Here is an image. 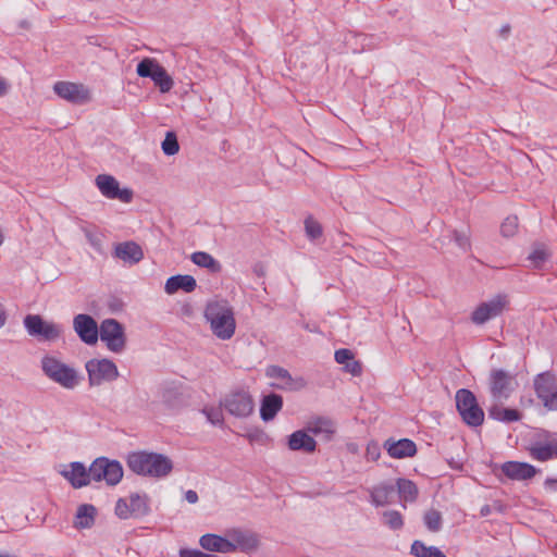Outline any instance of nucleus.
Listing matches in <instances>:
<instances>
[{
  "label": "nucleus",
  "instance_id": "f257e3e1",
  "mask_svg": "<svg viewBox=\"0 0 557 557\" xmlns=\"http://www.w3.org/2000/svg\"><path fill=\"white\" fill-rule=\"evenodd\" d=\"M127 467L138 475L164 478L173 470L172 460L157 453L133 451L127 456Z\"/></svg>",
  "mask_w": 557,
  "mask_h": 557
},
{
  "label": "nucleus",
  "instance_id": "f03ea898",
  "mask_svg": "<svg viewBox=\"0 0 557 557\" xmlns=\"http://www.w3.org/2000/svg\"><path fill=\"white\" fill-rule=\"evenodd\" d=\"M205 319L210 324V330L219 339H231L236 330V321L233 308L227 301H211L206 306Z\"/></svg>",
  "mask_w": 557,
  "mask_h": 557
},
{
  "label": "nucleus",
  "instance_id": "7ed1b4c3",
  "mask_svg": "<svg viewBox=\"0 0 557 557\" xmlns=\"http://www.w3.org/2000/svg\"><path fill=\"white\" fill-rule=\"evenodd\" d=\"M41 369L47 377L66 389H73L79 383L77 371L53 356L41 359Z\"/></svg>",
  "mask_w": 557,
  "mask_h": 557
},
{
  "label": "nucleus",
  "instance_id": "20e7f679",
  "mask_svg": "<svg viewBox=\"0 0 557 557\" xmlns=\"http://www.w3.org/2000/svg\"><path fill=\"white\" fill-rule=\"evenodd\" d=\"M23 324L29 336L44 342H54L63 332L61 324L47 321L39 314H27Z\"/></svg>",
  "mask_w": 557,
  "mask_h": 557
},
{
  "label": "nucleus",
  "instance_id": "39448f33",
  "mask_svg": "<svg viewBox=\"0 0 557 557\" xmlns=\"http://www.w3.org/2000/svg\"><path fill=\"white\" fill-rule=\"evenodd\" d=\"M456 407L463 422L471 426H479L484 421V412L478 405L474 394L466 388L456 393Z\"/></svg>",
  "mask_w": 557,
  "mask_h": 557
},
{
  "label": "nucleus",
  "instance_id": "423d86ee",
  "mask_svg": "<svg viewBox=\"0 0 557 557\" xmlns=\"http://www.w3.org/2000/svg\"><path fill=\"white\" fill-rule=\"evenodd\" d=\"M89 475L95 482L106 481L108 485H115L123 478V468L116 460L100 457L90 465Z\"/></svg>",
  "mask_w": 557,
  "mask_h": 557
},
{
  "label": "nucleus",
  "instance_id": "0eeeda50",
  "mask_svg": "<svg viewBox=\"0 0 557 557\" xmlns=\"http://www.w3.org/2000/svg\"><path fill=\"white\" fill-rule=\"evenodd\" d=\"M136 72L140 77L151 78L161 92H169L174 85L172 77L154 59L145 58L141 60L137 65Z\"/></svg>",
  "mask_w": 557,
  "mask_h": 557
},
{
  "label": "nucleus",
  "instance_id": "6e6552de",
  "mask_svg": "<svg viewBox=\"0 0 557 557\" xmlns=\"http://www.w3.org/2000/svg\"><path fill=\"white\" fill-rule=\"evenodd\" d=\"M509 306V297L506 294H498L491 299L480 304L471 314V321L476 325H482L491 319L497 318Z\"/></svg>",
  "mask_w": 557,
  "mask_h": 557
},
{
  "label": "nucleus",
  "instance_id": "1a4fd4ad",
  "mask_svg": "<svg viewBox=\"0 0 557 557\" xmlns=\"http://www.w3.org/2000/svg\"><path fill=\"white\" fill-rule=\"evenodd\" d=\"M90 386H100L104 382L115 381L120 373L116 364L109 359H91L86 363Z\"/></svg>",
  "mask_w": 557,
  "mask_h": 557
},
{
  "label": "nucleus",
  "instance_id": "9d476101",
  "mask_svg": "<svg viewBox=\"0 0 557 557\" xmlns=\"http://www.w3.org/2000/svg\"><path fill=\"white\" fill-rule=\"evenodd\" d=\"M99 337L107 348L113 352L120 354L125 349L126 337L124 327L115 319H106L101 322Z\"/></svg>",
  "mask_w": 557,
  "mask_h": 557
},
{
  "label": "nucleus",
  "instance_id": "9b49d317",
  "mask_svg": "<svg viewBox=\"0 0 557 557\" xmlns=\"http://www.w3.org/2000/svg\"><path fill=\"white\" fill-rule=\"evenodd\" d=\"M517 386L516 377L512 373L503 369H496L490 375V391L495 403L507 400Z\"/></svg>",
  "mask_w": 557,
  "mask_h": 557
},
{
  "label": "nucleus",
  "instance_id": "f8f14e48",
  "mask_svg": "<svg viewBox=\"0 0 557 557\" xmlns=\"http://www.w3.org/2000/svg\"><path fill=\"white\" fill-rule=\"evenodd\" d=\"M536 396L548 410H557V379L552 372H543L534 379Z\"/></svg>",
  "mask_w": 557,
  "mask_h": 557
},
{
  "label": "nucleus",
  "instance_id": "ddd939ff",
  "mask_svg": "<svg viewBox=\"0 0 557 557\" xmlns=\"http://www.w3.org/2000/svg\"><path fill=\"white\" fill-rule=\"evenodd\" d=\"M225 410L236 418H247L255 409V403L251 395L243 389L233 391L227 394L223 401Z\"/></svg>",
  "mask_w": 557,
  "mask_h": 557
},
{
  "label": "nucleus",
  "instance_id": "4468645a",
  "mask_svg": "<svg viewBox=\"0 0 557 557\" xmlns=\"http://www.w3.org/2000/svg\"><path fill=\"white\" fill-rule=\"evenodd\" d=\"M148 511V497L138 493L131 494L127 498H120L115 505V513L121 519L143 517Z\"/></svg>",
  "mask_w": 557,
  "mask_h": 557
},
{
  "label": "nucleus",
  "instance_id": "2eb2a0df",
  "mask_svg": "<svg viewBox=\"0 0 557 557\" xmlns=\"http://www.w3.org/2000/svg\"><path fill=\"white\" fill-rule=\"evenodd\" d=\"M53 91L58 97L73 104H84L91 100L89 88L81 83L60 81L53 85Z\"/></svg>",
  "mask_w": 557,
  "mask_h": 557
},
{
  "label": "nucleus",
  "instance_id": "dca6fc26",
  "mask_svg": "<svg viewBox=\"0 0 557 557\" xmlns=\"http://www.w3.org/2000/svg\"><path fill=\"white\" fill-rule=\"evenodd\" d=\"M95 183L101 195L108 199H119L125 203L133 199V191L129 188H120L119 182L112 175L99 174Z\"/></svg>",
  "mask_w": 557,
  "mask_h": 557
},
{
  "label": "nucleus",
  "instance_id": "f3484780",
  "mask_svg": "<svg viewBox=\"0 0 557 557\" xmlns=\"http://www.w3.org/2000/svg\"><path fill=\"white\" fill-rule=\"evenodd\" d=\"M73 329L81 338L87 345H95L99 338V329L96 320L85 313H79L73 319Z\"/></svg>",
  "mask_w": 557,
  "mask_h": 557
},
{
  "label": "nucleus",
  "instance_id": "a211bd4d",
  "mask_svg": "<svg viewBox=\"0 0 557 557\" xmlns=\"http://www.w3.org/2000/svg\"><path fill=\"white\" fill-rule=\"evenodd\" d=\"M61 475L65 478L74 488H81L90 484L91 475H89V468L87 469L82 462L74 461L65 466L60 471Z\"/></svg>",
  "mask_w": 557,
  "mask_h": 557
},
{
  "label": "nucleus",
  "instance_id": "6ab92c4d",
  "mask_svg": "<svg viewBox=\"0 0 557 557\" xmlns=\"http://www.w3.org/2000/svg\"><path fill=\"white\" fill-rule=\"evenodd\" d=\"M265 374L271 379L277 380L275 386L283 389H299L302 388L306 384L304 379H294L286 369L277 366L268 367Z\"/></svg>",
  "mask_w": 557,
  "mask_h": 557
},
{
  "label": "nucleus",
  "instance_id": "aec40b11",
  "mask_svg": "<svg viewBox=\"0 0 557 557\" xmlns=\"http://www.w3.org/2000/svg\"><path fill=\"white\" fill-rule=\"evenodd\" d=\"M227 540L233 546V552H251L258 547L259 541L256 534L250 531L233 529L227 532Z\"/></svg>",
  "mask_w": 557,
  "mask_h": 557
},
{
  "label": "nucleus",
  "instance_id": "412c9836",
  "mask_svg": "<svg viewBox=\"0 0 557 557\" xmlns=\"http://www.w3.org/2000/svg\"><path fill=\"white\" fill-rule=\"evenodd\" d=\"M384 448L387 450L392 458L396 459L412 457L417 453V446L414 442L408 438H401L398 441L389 438L384 443Z\"/></svg>",
  "mask_w": 557,
  "mask_h": 557
},
{
  "label": "nucleus",
  "instance_id": "4be33fe9",
  "mask_svg": "<svg viewBox=\"0 0 557 557\" xmlns=\"http://www.w3.org/2000/svg\"><path fill=\"white\" fill-rule=\"evenodd\" d=\"M502 471L511 480H528L535 475L536 469L527 462L507 461L502 466Z\"/></svg>",
  "mask_w": 557,
  "mask_h": 557
},
{
  "label": "nucleus",
  "instance_id": "5701e85b",
  "mask_svg": "<svg viewBox=\"0 0 557 557\" xmlns=\"http://www.w3.org/2000/svg\"><path fill=\"white\" fill-rule=\"evenodd\" d=\"M114 256L125 263L135 264L144 258V251L135 242H124L115 246Z\"/></svg>",
  "mask_w": 557,
  "mask_h": 557
},
{
  "label": "nucleus",
  "instance_id": "b1692460",
  "mask_svg": "<svg viewBox=\"0 0 557 557\" xmlns=\"http://www.w3.org/2000/svg\"><path fill=\"white\" fill-rule=\"evenodd\" d=\"M370 500L375 507H383L392 503L395 485L388 482L379 483L368 490Z\"/></svg>",
  "mask_w": 557,
  "mask_h": 557
},
{
  "label": "nucleus",
  "instance_id": "393cba45",
  "mask_svg": "<svg viewBox=\"0 0 557 557\" xmlns=\"http://www.w3.org/2000/svg\"><path fill=\"white\" fill-rule=\"evenodd\" d=\"M197 282L194 276L185 274H178L171 276L166 280L164 285V290L168 295H173L178 290H184L185 293H191L196 289Z\"/></svg>",
  "mask_w": 557,
  "mask_h": 557
},
{
  "label": "nucleus",
  "instance_id": "a878e982",
  "mask_svg": "<svg viewBox=\"0 0 557 557\" xmlns=\"http://www.w3.org/2000/svg\"><path fill=\"white\" fill-rule=\"evenodd\" d=\"M287 444L290 450H302L308 454L313 453L317 447L315 440L302 430L292 433Z\"/></svg>",
  "mask_w": 557,
  "mask_h": 557
},
{
  "label": "nucleus",
  "instance_id": "bb28decb",
  "mask_svg": "<svg viewBox=\"0 0 557 557\" xmlns=\"http://www.w3.org/2000/svg\"><path fill=\"white\" fill-rule=\"evenodd\" d=\"M335 361L344 366V371L350 373L354 376L362 374V364L360 361L355 359V356L350 349L341 348L334 354Z\"/></svg>",
  "mask_w": 557,
  "mask_h": 557
},
{
  "label": "nucleus",
  "instance_id": "cd10ccee",
  "mask_svg": "<svg viewBox=\"0 0 557 557\" xmlns=\"http://www.w3.org/2000/svg\"><path fill=\"white\" fill-rule=\"evenodd\" d=\"M335 423L329 418H314L307 424V431L315 436L329 441L335 433Z\"/></svg>",
  "mask_w": 557,
  "mask_h": 557
},
{
  "label": "nucleus",
  "instance_id": "c85d7f7f",
  "mask_svg": "<svg viewBox=\"0 0 557 557\" xmlns=\"http://www.w3.org/2000/svg\"><path fill=\"white\" fill-rule=\"evenodd\" d=\"M200 546L209 552L233 553V546L227 537L216 534H205L199 540Z\"/></svg>",
  "mask_w": 557,
  "mask_h": 557
},
{
  "label": "nucleus",
  "instance_id": "c756f323",
  "mask_svg": "<svg viewBox=\"0 0 557 557\" xmlns=\"http://www.w3.org/2000/svg\"><path fill=\"white\" fill-rule=\"evenodd\" d=\"M530 455L539 461H547L557 458V441L553 440L546 443H535L530 447Z\"/></svg>",
  "mask_w": 557,
  "mask_h": 557
},
{
  "label": "nucleus",
  "instance_id": "7c9ffc66",
  "mask_svg": "<svg viewBox=\"0 0 557 557\" xmlns=\"http://www.w3.org/2000/svg\"><path fill=\"white\" fill-rule=\"evenodd\" d=\"M552 252L545 244L535 243L528 256L529 267L532 269H543L549 261Z\"/></svg>",
  "mask_w": 557,
  "mask_h": 557
},
{
  "label": "nucleus",
  "instance_id": "2f4dec72",
  "mask_svg": "<svg viewBox=\"0 0 557 557\" xmlns=\"http://www.w3.org/2000/svg\"><path fill=\"white\" fill-rule=\"evenodd\" d=\"M283 399L280 395L270 394L265 396L261 403L260 416L263 421L272 420L282 409Z\"/></svg>",
  "mask_w": 557,
  "mask_h": 557
},
{
  "label": "nucleus",
  "instance_id": "473e14b6",
  "mask_svg": "<svg viewBox=\"0 0 557 557\" xmlns=\"http://www.w3.org/2000/svg\"><path fill=\"white\" fill-rule=\"evenodd\" d=\"M498 404L499 403H495L488 408L487 412L491 419L507 423L515 422L521 419V413L518 410L511 408H504Z\"/></svg>",
  "mask_w": 557,
  "mask_h": 557
},
{
  "label": "nucleus",
  "instance_id": "72a5a7b5",
  "mask_svg": "<svg viewBox=\"0 0 557 557\" xmlns=\"http://www.w3.org/2000/svg\"><path fill=\"white\" fill-rule=\"evenodd\" d=\"M96 508L92 505H81L75 516V527L78 529L90 528L95 522Z\"/></svg>",
  "mask_w": 557,
  "mask_h": 557
},
{
  "label": "nucleus",
  "instance_id": "f704fd0d",
  "mask_svg": "<svg viewBox=\"0 0 557 557\" xmlns=\"http://www.w3.org/2000/svg\"><path fill=\"white\" fill-rule=\"evenodd\" d=\"M190 259L198 267L206 268L213 273L220 272L221 270V264L208 252H194Z\"/></svg>",
  "mask_w": 557,
  "mask_h": 557
},
{
  "label": "nucleus",
  "instance_id": "c9c22d12",
  "mask_svg": "<svg viewBox=\"0 0 557 557\" xmlns=\"http://www.w3.org/2000/svg\"><path fill=\"white\" fill-rule=\"evenodd\" d=\"M396 485H397L399 497L404 502L416 500L417 495H418V488L412 481L406 480V479H398Z\"/></svg>",
  "mask_w": 557,
  "mask_h": 557
},
{
  "label": "nucleus",
  "instance_id": "e433bc0d",
  "mask_svg": "<svg viewBox=\"0 0 557 557\" xmlns=\"http://www.w3.org/2000/svg\"><path fill=\"white\" fill-rule=\"evenodd\" d=\"M411 554L416 557H446L440 548L425 546L421 541H414L412 543Z\"/></svg>",
  "mask_w": 557,
  "mask_h": 557
},
{
  "label": "nucleus",
  "instance_id": "4c0bfd02",
  "mask_svg": "<svg viewBox=\"0 0 557 557\" xmlns=\"http://www.w3.org/2000/svg\"><path fill=\"white\" fill-rule=\"evenodd\" d=\"M424 523L431 532H437L442 528V515L440 511L431 509L424 515Z\"/></svg>",
  "mask_w": 557,
  "mask_h": 557
},
{
  "label": "nucleus",
  "instance_id": "58836bf2",
  "mask_svg": "<svg viewBox=\"0 0 557 557\" xmlns=\"http://www.w3.org/2000/svg\"><path fill=\"white\" fill-rule=\"evenodd\" d=\"M162 150L166 156H174L180 150V145L174 133L169 132L162 141Z\"/></svg>",
  "mask_w": 557,
  "mask_h": 557
},
{
  "label": "nucleus",
  "instance_id": "ea45409f",
  "mask_svg": "<svg viewBox=\"0 0 557 557\" xmlns=\"http://www.w3.org/2000/svg\"><path fill=\"white\" fill-rule=\"evenodd\" d=\"M385 524L393 530L401 529L404 521L401 515L396 510H387L383 513Z\"/></svg>",
  "mask_w": 557,
  "mask_h": 557
},
{
  "label": "nucleus",
  "instance_id": "a19ab883",
  "mask_svg": "<svg viewBox=\"0 0 557 557\" xmlns=\"http://www.w3.org/2000/svg\"><path fill=\"white\" fill-rule=\"evenodd\" d=\"M306 234L310 239H317L322 235L321 224L312 218H308L305 221Z\"/></svg>",
  "mask_w": 557,
  "mask_h": 557
},
{
  "label": "nucleus",
  "instance_id": "79ce46f5",
  "mask_svg": "<svg viewBox=\"0 0 557 557\" xmlns=\"http://www.w3.org/2000/svg\"><path fill=\"white\" fill-rule=\"evenodd\" d=\"M518 228V218L507 216L500 225V233L505 237H511L516 234Z\"/></svg>",
  "mask_w": 557,
  "mask_h": 557
},
{
  "label": "nucleus",
  "instance_id": "37998d69",
  "mask_svg": "<svg viewBox=\"0 0 557 557\" xmlns=\"http://www.w3.org/2000/svg\"><path fill=\"white\" fill-rule=\"evenodd\" d=\"M202 413L207 417L208 421L213 425H218L223 422V413L220 408L206 407L202 409Z\"/></svg>",
  "mask_w": 557,
  "mask_h": 557
},
{
  "label": "nucleus",
  "instance_id": "c03bdc74",
  "mask_svg": "<svg viewBox=\"0 0 557 557\" xmlns=\"http://www.w3.org/2000/svg\"><path fill=\"white\" fill-rule=\"evenodd\" d=\"M454 240L458 245V247H460L462 250L467 251L470 249L471 244H470V236H469L468 232L455 231L454 232Z\"/></svg>",
  "mask_w": 557,
  "mask_h": 557
},
{
  "label": "nucleus",
  "instance_id": "a18cd8bd",
  "mask_svg": "<svg viewBox=\"0 0 557 557\" xmlns=\"http://www.w3.org/2000/svg\"><path fill=\"white\" fill-rule=\"evenodd\" d=\"M180 556L181 557H218L215 555L202 553L201 550H198V549H187V548L181 549Z\"/></svg>",
  "mask_w": 557,
  "mask_h": 557
},
{
  "label": "nucleus",
  "instance_id": "49530a36",
  "mask_svg": "<svg viewBox=\"0 0 557 557\" xmlns=\"http://www.w3.org/2000/svg\"><path fill=\"white\" fill-rule=\"evenodd\" d=\"M84 232H85V235H86V237H87V239H88L89 244H90L92 247H95L96 249H98V250H99V249H100V247H101V240H100V238H99L97 235L92 234V233H91L90 231H88V230H85Z\"/></svg>",
  "mask_w": 557,
  "mask_h": 557
},
{
  "label": "nucleus",
  "instance_id": "de8ad7c7",
  "mask_svg": "<svg viewBox=\"0 0 557 557\" xmlns=\"http://www.w3.org/2000/svg\"><path fill=\"white\" fill-rule=\"evenodd\" d=\"M10 87H11V85H10L9 81L7 78L0 76V98L8 95Z\"/></svg>",
  "mask_w": 557,
  "mask_h": 557
},
{
  "label": "nucleus",
  "instance_id": "09e8293b",
  "mask_svg": "<svg viewBox=\"0 0 557 557\" xmlns=\"http://www.w3.org/2000/svg\"><path fill=\"white\" fill-rule=\"evenodd\" d=\"M185 499L189 503V504H196L198 502V494L193 491V490H188L186 493H185Z\"/></svg>",
  "mask_w": 557,
  "mask_h": 557
},
{
  "label": "nucleus",
  "instance_id": "8fccbe9b",
  "mask_svg": "<svg viewBox=\"0 0 557 557\" xmlns=\"http://www.w3.org/2000/svg\"><path fill=\"white\" fill-rule=\"evenodd\" d=\"M367 454H368L369 458L372 460H376L380 456V453H379L376 446H373V447L368 446Z\"/></svg>",
  "mask_w": 557,
  "mask_h": 557
},
{
  "label": "nucleus",
  "instance_id": "3c124183",
  "mask_svg": "<svg viewBox=\"0 0 557 557\" xmlns=\"http://www.w3.org/2000/svg\"><path fill=\"white\" fill-rule=\"evenodd\" d=\"M7 322V313L3 308V306L0 304V329Z\"/></svg>",
  "mask_w": 557,
  "mask_h": 557
},
{
  "label": "nucleus",
  "instance_id": "603ef678",
  "mask_svg": "<svg viewBox=\"0 0 557 557\" xmlns=\"http://www.w3.org/2000/svg\"><path fill=\"white\" fill-rule=\"evenodd\" d=\"M491 513V508L488 505H485L481 508V516L486 517Z\"/></svg>",
  "mask_w": 557,
  "mask_h": 557
},
{
  "label": "nucleus",
  "instance_id": "864d4df0",
  "mask_svg": "<svg viewBox=\"0 0 557 557\" xmlns=\"http://www.w3.org/2000/svg\"><path fill=\"white\" fill-rule=\"evenodd\" d=\"M557 481L556 480H553V479H547L545 481V486L548 487V488H553L554 484L556 483Z\"/></svg>",
  "mask_w": 557,
  "mask_h": 557
},
{
  "label": "nucleus",
  "instance_id": "5fc2aeb1",
  "mask_svg": "<svg viewBox=\"0 0 557 557\" xmlns=\"http://www.w3.org/2000/svg\"><path fill=\"white\" fill-rule=\"evenodd\" d=\"M0 557H16V556H11V555H8V554H0Z\"/></svg>",
  "mask_w": 557,
  "mask_h": 557
},
{
  "label": "nucleus",
  "instance_id": "6e6d98bb",
  "mask_svg": "<svg viewBox=\"0 0 557 557\" xmlns=\"http://www.w3.org/2000/svg\"><path fill=\"white\" fill-rule=\"evenodd\" d=\"M3 243V235L0 233V246L2 245Z\"/></svg>",
  "mask_w": 557,
  "mask_h": 557
}]
</instances>
